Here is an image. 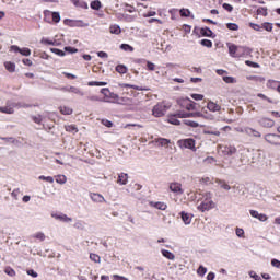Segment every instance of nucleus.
I'll use <instances>...</instances> for the list:
<instances>
[{"instance_id":"obj_27","label":"nucleus","mask_w":280,"mask_h":280,"mask_svg":"<svg viewBox=\"0 0 280 280\" xmlns=\"http://www.w3.org/2000/svg\"><path fill=\"white\" fill-rule=\"evenodd\" d=\"M118 185H128V174L127 173H120L118 175Z\"/></svg>"},{"instance_id":"obj_7","label":"nucleus","mask_w":280,"mask_h":280,"mask_svg":"<svg viewBox=\"0 0 280 280\" xmlns=\"http://www.w3.org/2000/svg\"><path fill=\"white\" fill-rule=\"evenodd\" d=\"M16 106V102L8 101L5 105L0 107V113L4 115H14V108Z\"/></svg>"},{"instance_id":"obj_45","label":"nucleus","mask_w":280,"mask_h":280,"mask_svg":"<svg viewBox=\"0 0 280 280\" xmlns=\"http://www.w3.org/2000/svg\"><path fill=\"white\" fill-rule=\"evenodd\" d=\"M257 14L260 16H268V9L266 7H260L257 9Z\"/></svg>"},{"instance_id":"obj_56","label":"nucleus","mask_w":280,"mask_h":280,"mask_svg":"<svg viewBox=\"0 0 280 280\" xmlns=\"http://www.w3.org/2000/svg\"><path fill=\"white\" fill-rule=\"evenodd\" d=\"M262 30H266V32H272V23L270 22L262 23Z\"/></svg>"},{"instance_id":"obj_35","label":"nucleus","mask_w":280,"mask_h":280,"mask_svg":"<svg viewBox=\"0 0 280 280\" xmlns=\"http://www.w3.org/2000/svg\"><path fill=\"white\" fill-rule=\"evenodd\" d=\"M59 110H60L61 115H72L73 114V109L69 106H60Z\"/></svg>"},{"instance_id":"obj_31","label":"nucleus","mask_w":280,"mask_h":280,"mask_svg":"<svg viewBox=\"0 0 280 280\" xmlns=\"http://www.w3.org/2000/svg\"><path fill=\"white\" fill-rule=\"evenodd\" d=\"M40 43L42 45H52L54 47H60V43L57 40H50L48 38H42Z\"/></svg>"},{"instance_id":"obj_9","label":"nucleus","mask_w":280,"mask_h":280,"mask_svg":"<svg viewBox=\"0 0 280 280\" xmlns=\"http://www.w3.org/2000/svg\"><path fill=\"white\" fill-rule=\"evenodd\" d=\"M182 108H186V110H196V102L190 98H184L179 101Z\"/></svg>"},{"instance_id":"obj_12","label":"nucleus","mask_w":280,"mask_h":280,"mask_svg":"<svg viewBox=\"0 0 280 280\" xmlns=\"http://www.w3.org/2000/svg\"><path fill=\"white\" fill-rule=\"evenodd\" d=\"M250 54H253V49L246 46H238V52L236 58H247V56H250Z\"/></svg>"},{"instance_id":"obj_51","label":"nucleus","mask_w":280,"mask_h":280,"mask_svg":"<svg viewBox=\"0 0 280 280\" xmlns=\"http://www.w3.org/2000/svg\"><path fill=\"white\" fill-rule=\"evenodd\" d=\"M223 82H225L226 84H235L237 80L233 77H223Z\"/></svg>"},{"instance_id":"obj_52","label":"nucleus","mask_w":280,"mask_h":280,"mask_svg":"<svg viewBox=\"0 0 280 280\" xmlns=\"http://www.w3.org/2000/svg\"><path fill=\"white\" fill-rule=\"evenodd\" d=\"M197 275H199V277H205V275H207V268L205 266H199Z\"/></svg>"},{"instance_id":"obj_30","label":"nucleus","mask_w":280,"mask_h":280,"mask_svg":"<svg viewBox=\"0 0 280 280\" xmlns=\"http://www.w3.org/2000/svg\"><path fill=\"white\" fill-rule=\"evenodd\" d=\"M4 67L9 73H14L16 71V65L12 61H5Z\"/></svg>"},{"instance_id":"obj_57","label":"nucleus","mask_w":280,"mask_h":280,"mask_svg":"<svg viewBox=\"0 0 280 280\" xmlns=\"http://www.w3.org/2000/svg\"><path fill=\"white\" fill-rule=\"evenodd\" d=\"M203 132H205V135H214V137H220L219 130L206 129Z\"/></svg>"},{"instance_id":"obj_50","label":"nucleus","mask_w":280,"mask_h":280,"mask_svg":"<svg viewBox=\"0 0 280 280\" xmlns=\"http://www.w3.org/2000/svg\"><path fill=\"white\" fill-rule=\"evenodd\" d=\"M120 49H122V51H135V47L130 46L129 44H121Z\"/></svg>"},{"instance_id":"obj_38","label":"nucleus","mask_w":280,"mask_h":280,"mask_svg":"<svg viewBox=\"0 0 280 280\" xmlns=\"http://www.w3.org/2000/svg\"><path fill=\"white\" fill-rule=\"evenodd\" d=\"M116 71L124 75L125 73H128V68L125 65H118L116 66Z\"/></svg>"},{"instance_id":"obj_63","label":"nucleus","mask_w":280,"mask_h":280,"mask_svg":"<svg viewBox=\"0 0 280 280\" xmlns=\"http://www.w3.org/2000/svg\"><path fill=\"white\" fill-rule=\"evenodd\" d=\"M271 266H273V268H278L280 270V260L277 258H273L271 260Z\"/></svg>"},{"instance_id":"obj_14","label":"nucleus","mask_w":280,"mask_h":280,"mask_svg":"<svg viewBox=\"0 0 280 280\" xmlns=\"http://www.w3.org/2000/svg\"><path fill=\"white\" fill-rule=\"evenodd\" d=\"M259 126H262V128H273L275 127V120L262 117L258 120Z\"/></svg>"},{"instance_id":"obj_44","label":"nucleus","mask_w":280,"mask_h":280,"mask_svg":"<svg viewBox=\"0 0 280 280\" xmlns=\"http://www.w3.org/2000/svg\"><path fill=\"white\" fill-rule=\"evenodd\" d=\"M90 259L91 261H94V264H101L102 261V258L100 257V255L93 254V253L90 254Z\"/></svg>"},{"instance_id":"obj_47","label":"nucleus","mask_w":280,"mask_h":280,"mask_svg":"<svg viewBox=\"0 0 280 280\" xmlns=\"http://www.w3.org/2000/svg\"><path fill=\"white\" fill-rule=\"evenodd\" d=\"M5 275H8L9 277H16V271L14 269H12V267H7L4 269Z\"/></svg>"},{"instance_id":"obj_8","label":"nucleus","mask_w":280,"mask_h":280,"mask_svg":"<svg viewBox=\"0 0 280 280\" xmlns=\"http://www.w3.org/2000/svg\"><path fill=\"white\" fill-rule=\"evenodd\" d=\"M51 218H54V220H58L59 222H65L66 224H69L70 222H73V219L68 217L67 214L62 213V212H52Z\"/></svg>"},{"instance_id":"obj_22","label":"nucleus","mask_w":280,"mask_h":280,"mask_svg":"<svg viewBox=\"0 0 280 280\" xmlns=\"http://www.w3.org/2000/svg\"><path fill=\"white\" fill-rule=\"evenodd\" d=\"M90 198L93 202H106V199L104 198V196L97 192H91Z\"/></svg>"},{"instance_id":"obj_58","label":"nucleus","mask_w":280,"mask_h":280,"mask_svg":"<svg viewBox=\"0 0 280 280\" xmlns=\"http://www.w3.org/2000/svg\"><path fill=\"white\" fill-rule=\"evenodd\" d=\"M39 180H46V183H54V177L42 175L38 177Z\"/></svg>"},{"instance_id":"obj_49","label":"nucleus","mask_w":280,"mask_h":280,"mask_svg":"<svg viewBox=\"0 0 280 280\" xmlns=\"http://www.w3.org/2000/svg\"><path fill=\"white\" fill-rule=\"evenodd\" d=\"M184 124H185L186 126H190V128H198V126H200V124H198V122H196V121H194V120H189V119L184 120Z\"/></svg>"},{"instance_id":"obj_23","label":"nucleus","mask_w":280,"mask_h":280,"mask_svg":"<svg viewBox=\"0 0 280 280\" xmlns=\"http://www.w3.org/2000/svg\"><path fill=\"white\" fill-rule=\"evenodd\" d=\"M240 46L235 44H230L229 45V54L232 58H237V52H238Z\"/></svg>"},{"instance_id":"obj_39","label":"nucleus","mask_w":280,"mask_h":280,"mask_svg":"<svg viewBox=\"0 0 280 280\" xmlns=\"http://www.w3.org/2000/svg\"><path fill=\"white\" fill-rule=\"evenodd\" d=\"M90 8L92 10H101L102 9V2L100 0H94L91 2Z\"/></svg>"},{"instance_id":"obj_61","label":"nucleus","mask_w":280,"mask_h":280,"mask_svg":"<svg viewBox=\"0 0 280 280\" xmlns=\"http://www.w3.org/2000/svg\"><path fill=\"white\" fill-rule=\"evenodd\" d=\"M143 19H150L151 16H156V11H148L142 14Z\"/></svg>"},{"instance_id":"obj_19","label":"nucleus","mask_w":280,"mask_h":280,"mask_svg":"<svg viewBox=\"0 0 280 280\" xmlns=\"http://www.w3.org/2000/svg\"><path fill=\"white\" fill-rule=\"evenodd\" d=\"M180 116L178 115V112L174 115H170L167 118L168 124H172L173 126H180Z\"/></svg>"},{"instance_id":"obj_25","label":"nucleus","mask_w":280,"mask_h":280,"mask_svg":"<svg viewBox=\"0 0 280 280\" xmlns=\"http://www.w3.org/2000/svg\"><path fill=\"white\" fill-rule=\"evenodd\" d=\"M75 8H83V10H89V4L84 0H70Z\"/></svg>"},{"instance_id":"obj_17","label":"nucleus","mask_w":280,"mask_h":280,"mask_svg":"<svg viewBox=\"0 0 280 280\" xmlns=\"http://www.w3.org/2000/svg\"><path fill=\"white\" fill-rule=\"evenodd\" d=\"M150 207H153L154 209H159L160 211H165L167 209V203L163 201H151L149 202Z\"/></svg>"},{"instance_id":"obj_28","label":"nucleus","mask_w":280,"mask_h":280,"mask_svg":"<svg viewBox=\"0 0 280 280\" xmlns=\"http://www.w3.org/2000/svg\"><path fill=\"white\" fill-rule=\"evenodd\" d=\"M118 86H121L125 89H135V91H147L145 88H141L139 85L127 84V83H119Z\"/></svg>"},{"instance_id":"obj_2","label":"nucleus","mask_w":280,"mask_h":280,"mask_svg":"<svg viewBox=\"0 0 280 280\" xmlns=\"http://www.w3.org/2000/svg\"><path fill=\"white\" fill-rule=\"evenodd\" d=\"M177 144L182 150H191L192 152H196V140L191 138L178 140Z\"/></svg>"},{"instance_id":"obj_62","label":"nucleus","mask_w":280,"mask_h":280,"mask_svg":"<svg viewBox=\"0 0 280 280\" xmlns=\"http://www.w3.org/2000/svg\"><path fill=\"white\" fill-rule=\"evenodd\" d=\"M249 277L250 279L261 280V276L257 275L255 271H249Z\"/></svg>"},{"instance_id":"obj_10","label":"nucleus","mask_w":280,"mask_h":280,"mask_svg":"<svg viewBox=\"0 0 280 280\" xmlns=\"http://www.w3.org/2000/svg\"><path fill=\"white\" fill-rule=\"evenodd\" d=\"M265 141L271 145H280V136L277 133H268L265 136Z\"/></svg>"},{"instance_id":"obj_42","label":"nucleus","mask_w":280,"mask_h":280,"mask_svg":"<svg viewBox=\"0 0 280 280\" xmlns=\"http://www.w3.org/2000/svg\"><path fill=\"white\" fill-rule=\"evenodd\" d=\"M56 178V183H58V185H65V183H67V176L65 175H57L55 176Z\"/></svg>"},{"instance_id":"obj_64","label":"nucleus","mask_w":280,"mask_h":280,"mask_svg":"<svg viewBox=\"0 0 280 280\" xmlns=\"http://www.w3.org/2000/svg\"><path fill=\"white\" fill-rule=\"evenodd\" d=\"M235 233L237 237H244V229L236 228Z\"/></svg>"},{"instance_id":"obj_34","label":"nucleus","mask_w":280,"mask_h":280,"mask_svg":"<svg viewBox=\"0 0 280 280\" xmlns=\"http://www.w3.org/2000/svg\"><path fill=\"white\" fill-rule=\"evenodd\" d=\"M45 117H47V115H37V116H33L32 119L35 124H45Z\"/></svg>"},{"instance_id":"obj_18","label":"nucleus","mask_w":280,"mask_h":280,"mask_svg":"<svg viewBox=\"0 0 280 280\" xmlns=\"http://www.w3.org/2000/svg\"><path fill=\"white\" fill-rule=\"evenodd\" d=\"M179 118L187 119V117H194L195 119L201 116V112L187 113V112H178Z\"/></svg>"},{"instance_id":"obj_20","label":"nucleus","mask_w":280,"mask_h":280,"mask_svg":"<svg viewBox=\"0 0 280 280\" xmlns=\"http://www.w3.org/2000/svg\"><path fill=\"white\" fill-rule=\"evenodd\" d=\"M180 218L184 222V224L189 225L191 224V220H194V214H189L185 211L180 212Z\"/></svg>"},{"instance_id":"obj_55","label":"nucleus","mask_w":280,"mask_h":280,"mask_svg":"<svg viewBox=\"0 0 280 280\" xmlns=\"http://www.w3.org/2000/svg\"><path fill=\"white\" fill-rule=\"evenodd\" d=\"M201 185H211L213 183V179H211L210 177H202L200 179Z\"/></svg>"},{"instance_id":"obj_36","label":"nucleus","mask_w":280,"mask_h":280,"mask_svg":"<svg viewBox=\"0 0 280 280\" xmlns=\"http://www.w3.org/2000/svg\"><path fill=\"white\" fill-rule=\"evenodd\" d=\"M202 119H207L208 121H213V119H215V116L209 112H201V116Z\"/></svg>"},{"instance_id":"obj_37","label":"nucleus","mask_w":280,"mask_h":280,"mask_svg":"<svg viewBox=\"0 0 280 280\" xmlns=\"http://www.w3.org/2000/svg\"><path fill=\"white\" fill-rule=\"evenodd\" d=\"M69 93H73L74 95H80L81 97L84 96V92L80 90V88L69 86Z\"/></svg>"},{"instance_id":"obj_5","label":"nucleus","mask_w":280,"mask_h":280,"mask_svg":"<svg viewBox=\"0 0 280 280\" xmlns=\"http://www.w3.org/2000/svg\"><path fill=\"white\" fill-rule=\"evenodd\" d=\"M219 152H221V154L223 156H233V154L237 153V148H235L234 145H219Z\"/></svg>"},{"instance_id":"obj_43","label":"nucleus","mask_w":280,"mask_h":280,"mask_svg":"<svg viewBox=\"0 0 280 280\" xmlns=\"http://www.w3.org/2000/svg\"><path fill=\"white\" fill-rule=\"evenodd\" d=\"M65 128L67 132H72V135L78 133V127L75 125H67Z\"/></svg>"},{"instance_id":"obj_32","label":"nucleus","mask_w":280,"mask_h":280,"mask_svg":"<svg viewBox=\"0 0 280 280\" xmlns=\"http://www.w3.org/2000/svg\"><path fill=\"white\" fill-rule=\"evenodd\" d=\"M109 32L110 34H116V36H119V34H121V27L117 24L110 25Z\"/></svg>"},{"instance_id":"obj_13","label":"nucleus","mask_w":280,"mask_h":280,"mask_svg":"<svg viewBox=\"0 0 280 280\" xmlns=\"http://www.w3.org/2000/svg\"><path fill=\"white\" fill-rule=\"evenodd\" d=\"M249 215L252 218H255L256 220H259V222H267L268 221V215L265 213H259L257 210H249Z\"/></svg>"},{"instance_id":"obj_3","label":"nucleus","mask_w":280,"mask_h":280,"mask_svg":"<svg viewBox=\"0 0 280 280\" xmlns=\"http://www.w3.org/2000/svg\"><path fill=\"white\" fill-rule=\"evenodd\" d=\"M167 108H170V106L165 103H158L153 109H152V115L153 117H163L165 116V113H167Z\"/></svg>"},{"instance_id":"obj_54","label":"nucleus","mask_w":280,"mask_h":280,"mask_svg":"<svg viewBox=\"0 0 280 280\" xmlns=\"http://www.w3.org/2000/svg\"><path fill=\"white\" fill-rule=\"evenodd\" d=\"M63 51H67L68 54H78V48H73L71 46H66L63 48Z\"/></svg>"},{"instance_id":"obj_26","label":"nucleus","mask_w":280,"mask_h":280,"mask_svg":"<svg viewBox=\"0 0 280 280\" xmlns=\"http://www.w3.org/2000/svg\"><path fill=\"white\" fill-rule=\"evenodd\" d=\"M102 95H104V98L102 100V102H107L108 104H113L114 101L108 100V95H110V90H108L107 88H103L101 90Z\"/></svg>"},{"instance_id":"obj_33","label":"nucleus","mask_w":280,"mask_h":280,"mask_svg":"<svg viewBox=\"0 0 280 280\" xmlns=\"http://www.w3.org/2000/svg\"><path fill=\"white\" fill-rule=\"evenodd\" d=\"M158 145H161L162 148H167V145H170L171 140L166 139V138H159L156 140Z\"/></svg>"},{"instance_id":"obj_48","label":"nucleus","mask_w":280,"mask_h":280,"mask_svg":"<svg viewBox=\"0 0 280 280\" xmlns=\"http://www.w3.org/2000/svg\"><path fill=\"white\" fill-rule=\"evenodd\" d=\"M228 30H230L231 32H237V30H240V25L235 24V23H228L226 24Z\"/></svg>"},{"instance_id":"obj_59","label":"nucleus","mask_w":280,"mask_h":280,"mask_svg":"<svg viewBox=\"0 0 280 280\" xmlns=\"http://www.w3.org/2000/svg\"><path fill=\"white\" fill-rule=\"evenodd\" d=\"M201 45H202L203 47L211 48V47H213V42H211V40H209V39H202V40H201Z\"/></svg>"},{"instance_id":"obj_24","label":"nucleus","mask_w":280,"mask_h":280,"mask_svg":"<svg viewBox=\"0 0 280 280\" xmlns=\"http://www.w3.org/2000/svg\"><path fill=\"white\" fill-rule=\"evenodd\" d=\"M215 183L221 189H224V191H231V185H229L226 180L215 179Z\"/></svg>"},{"instance_id":"obj_41","label":"nucleus","mask_w":280,"mask_h":280,"mask_svg":"<svg viewBox=\"0 0 280 280\" xmlns=\"http://www.w3.org/2000/svg\"><path fill=\"white\" fill-rule=\"evenodd\" d=\"M51 54H55L56 56H59L60 58H65L67 56V52L63 50H60L58 48H50Z\"/></svg>"},{"instance_id":"obj_16","label":"nucleus","mask_w":280,"mask_h":280,"mask_svg":"<svg viewBox=\"0 0 280 280\" xmlns=\"http://www.w3.org/2000/svg\"><path fill=\"white\" fill-rule=\"evenodd\" d=\"M170 190L173 194H176L177 196H180L184 192L180 183H171L170 184Z\"/></svg>"},{"instance_id":"obj_46","label":"nucleus","mask_w":280,"mask_h":280,"mask_svg":"<svg viewBox=\"0 0 280 280\" xmlns=\"http://www.w3.org/2000/svg\"><path fill=\"white\" fill-rule=\"evenodd\" d=\"M254 156H257L256 161H261V159H264V150L258 149L254 151Z\"/></svg>"},{"instance_id":"obj_15","label":"nucleus","mask_w":280,"mask_h":280,"mask_svg":"<svg viewBox=\"0 0 280 280\" xmlns=\"http://www.w3.org/2000/svg\"><path fill=\"white\" fill-rule=\"evenodd\" d=\"M207 108L210 113H220L222 110V106L213 101L207 103Z\"/></svg>"},{"instance_id":"obj_21","label":"nucleus","mask_w":280,"mask_h":280,"mask_svg":"<svg viewBox=\"0 0 280 280\" xmlns=\"http://www.w3.org/2000/svg\"><path fill=\"white\" fill-rule=\"evenodd\" d=\"M245 135H247L248 137H256V138L261 137V132L250 127H245Z\"/></svg>"},{"instance_id":"obj_60","label":"nucleus","mask_w":280,"mask_h":280,"mask_svg":"<svg viewBox=\"0 0 280 280\" xmlns=\"http://www.w3.org/2000/svg\"><path fill=\"white\" fill-rule=\"evenodd\" d=\"M203 163H206V165H211L213 163H215V158L213 156H208L203 160Z\"/></svg>"},{"instance_id":"obj_11","label":"nucleus","mask_w":280,"mask_h":280,"mask_svg":"<svg viewBox=\"0 0 280 280\" xmlns=\"http://www.w3.org/2000/svg\"><path fill=\"white\" fill-rule=\"evenodd\" d=\"M11 51H14L15 54H21V56H32V50L30 48H20L19 46L16 45H12L11 46Z\"/></svg>"},{"instance_id":"obj_40","label":"nucleus","mask_w":280,"mask_h":280,"mask_svg":"<svg viewBox=\"0 0 280 280\" xmlns=\"http://www.w3.org/2000/svg\"><path fill=\"white\" fill-rule=\"evenodd\" d=\"M108 83L104 81H90L88 86H106Z\"/></svg>"},{"instance_id":"obj_29","label":"nucleus","mask_w":280,"mask_h":280,"mask_svg":"<svg viewBox=\"0 0 280 280\" xmlns=\"http://www.w3.org/2000/svg\"><path fill=\"white\" fill-rule=\"evenodd\" d=\"M161 254L163 255V257H165L166 259H170V261H174V259H176V256L174 255V253L167 250V249H162Z\"/></svg>"},{"instance_id":"obj_4","label":"nucleus","mask_w":280,"mask_h":280,"mask_svg":"<svg viewBox=\"0 0 280 280\" xmlns=\"http://www.w3.org/2000/svg\"><path fill=\"white\" fill-rule=\"evenodd\" d=\"M113 104H119L121 106H131V110H135V108L137 107V104L135 103V101L126 96H118L116 101H113Z\"/></svg>"},{"instance_id":"obj_6","label":"nucleus","mask_w":280,"mask_h":280,"mask_svg":"<svg viewBox=\"0 0 280 280\" xmlns=\"http://www.w3.org/2000/svg\"><path fill=\"white\" fill-rule=\"evenodd\" d=\"M49 19H52L54 23H60V13L51 12L49 10L44 11V21H46V23H51Z\"/></svg>"},{"instance_id":"obj_53","label":"nucleus","mask_w":280,"mask_h":280,"mask_svg":"<svg viewBox=\"0 0 280 280\" xmlns=\"http://www.w3.org/2000/svg\"><path fill=\"white\" fill-rule=\"evenodd\" d=\"M201 34L202 36H207L210 37L213 34V31H211L210 28H201Z\"/></svg>"},{"instance_id":"obj_1","label":"nucleus","mask_w":280,"mask_h":280,"mask_svg":"<svg viewBox=\"0 0 280 280\" xmlns=\"http://www.w3.org/2000/svg\"><path fill=\"white\" fill-rule=\"evenodd\" d=\"M211 209H215L213 194L205 192L201 197V200L197 202V210L200 211V213H205L207 211H211Z\"/></svg>"}]
</instances>
